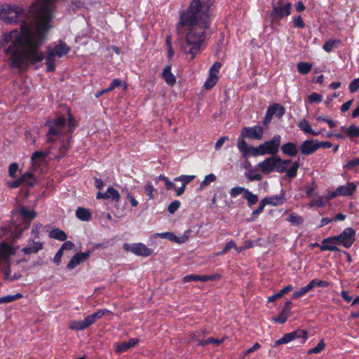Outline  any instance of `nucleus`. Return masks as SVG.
<instances>
[{"label": "nucleus", "instance_id": "17", "mask_svg": "<svg viewBox=\"0 0 359 359\" xmlns=\"http://www.w3.org/2000/svg\"><path fill=\"white\" fill-rule=\"evenodd\" d=\"M357 186L354 182H347L345 185H341L337 187V191L340 196H350L353 194L356 190Z\"/></svg>", "mask_w": 359, "mask_h": 359}, {"label": "nucleus", "instance_id": "4", "mask_svg": "<svg viewBox=\"0 0 359 359\" xmlns=\"http://www.w3.org/2000/svg\"><path fill=\"white\" fill-rule=\"evenodd\" d=\"M356 231L352 227H347L343 230L339 235L330 236L324 238L322 241L320 250L338 252L339 249L334 245H329L328 243L337 244L342 245L346 248H349L352 246L355 241Z\"/></svg>", "mask_w": 359, "mask_h": 359}, {"label": "nucleus", "instance_id": "20", "mask_svg": "<svg viewBox=\"0 0 359 359\" xmlns=\"http://www.w3.org/2000/svg\"><path fill=\"white\" fill-rule=\"evenodd\" d=\"M281 151L284 154L289 156H295L298 153L297 145L293 142H287L280 147Z\"/></svg>", "mask_w": 359, "mask_h": 359}, {"label": "nucleus", "instance_id": "53", "mask_svg": "<svg viewBox=\"0 0 359 359\" xmlns=\"http://www.w3.org/2000/svg\"><path fill=\"white\" fill-rule=\"evenodd\" d=\"M326 203H327L326 201L323 198L320 197L317 199H313L310 202L309 206L310 207L316 206L317 208H323L326 205Z\"/></svg>", "mask_w": 359, "mask_h": 359}, {"label": "nucleus", "instance_id": "27", "mask_svg": "<svg viewBox=\"0 0 359 359\" xmlns=\"http://www.w3.org/2000/svg\"><path fill=\"white\" fill-rule=\"evenodd\" d=\"M49 236L60 241H65L67 238L66 233L58 228L53 229L49 233Z\"/></svg>", "mask_w": 359, "mask_h": 359}, {"label": "nucleus", "instance_id": "58", "mask_svg": "<svg viewBox=\"0 0 359 359\" xmlns=\"http://www.w3.org/2000/svg\"><path fill=\"white\" fill-rule=\"evenodd\" d=\"M180 201L175 200L170 203L168 207V211L170 214H174L180 206Z\"/></svg>", "mask_w": 359, "mask_h": 359}, {"label": "nucleus", "instance_id": "30", "mask_svg": "<svg viewBox=\"0 0 359 359\" xmlns=\"http://www.w3.org/2000/svg\"><path fill=\"white\" fill-rule=\"evenodd\" d=\"M292 336V339H302V343H304L308 339V332L305 330L297 329L291 332H289Z\"/></svg>", "mask_w": 359, "mask_h": 359}, {"label": "nucleus", "instance_id": "45", "mask_svg": "<svg viewBox=\"0 0 359 359\" xmlns=\"http://www.w3.org/2000/svg\"><path fill=\"white\" fill-rule=\"evenodd\" d=\"M195 176L194 175H182L179 177H176L174 180L177 182L180 181L182 182V184L184 185V187H186L189 183H190L194 179Z\"/></svg>", "mask_w": 359, "mask_h": 359}, {"label": "nucleus", "instance_id": "42", "mask_svg": "<svg viewBox=\"0 0 359 359\" xmlns=\"http://www.w3.org/2000/svg\"><path fill=\"white\" fill-rule=\"evenodd\" d=\"M20 177H24L23 184L29 187H33L35 184L36 179L32 172H26Z\"/></svg>", "mask_w": 359, "mask_h": 359}, {"label": "nucleus", "instance_id": "49", "mask_svg": "<svg viewBox=\"0 0 359 359\" xmlns=\"http://www.w3.org/2000/svg\"><path fill=\"white\" fill-rule=\"evenodd\" d=\"M191 281H201L203 282V275L190 274L187 275L183 278L184 283H189Z\"/></svg>", "mask_w": 359, "mask_h": 359}, {"label": "nucleus", "instance_id": "41", "mask_svg": "<svg viewBox=\"0 0 359 359\" xmlns=\"http://www.w3.org/2000/svg\"><path fill=\"white\" fill-rule=\"evenodd\" d=\"M217 177L215 174L210 173L205 177V179L201 182L198 189L203 190L205 187L209 185L210 183L215 182Z\"/></svg>", "mask_w": 359, "mask_h": 359}, {"label": "nucleus", "instance_id": "62", "mask_svg": "<svg viewBox=\"0 0 359 359\" xmlns=\"http://www.w3.org/2000/svg\"><path fill=\"white\" fill-rule=\"evenodd\" d=\"M358 165H359V158H356L349 161L346 164L344 165V168L347 170H353Z\"/></svg>", "mask_w": 359, "mask_h": 359}, {"label": "nucleus", "instance_id": "52", "mask_svg": "<svg viewBox=\"0 0 359 359\" xmlns=\"http://www.w3.org/2000/svg\"><path fill=\"white\" fill-rule=\"evenodd\" d=\"M236 248V244L233 241H230L228 242L223 250L217 253V256H222L225 255L228 251H229L231 249H234Z\"/></svg>", "mask_w": 359, "mask_h": 359}, {"label": "nucleus", "instance_id": "11", "mask_svg": "<svg viewBox=\"0 0 359 359\" xmlns=\"http://www.w3.org/2000/svg\"><path fill=\"white\" fill-rule=\"evenodd\" d=\"M277 161H280V157L279 156H272L259 162L258 163V168L262 173L268 175L274 171Z\"/></svg>", "mask_w": 359, "mask_h": 359}, {"label": "nucleus", "instance_id": "44", "mask_svg": "<svg viewBox=\"0 0 359 359\" xmlns=\"http://www.w3.org/2000/svg\"><path fill=\"white\" fill-rule=\"evenodd\" d=\"M107 191L109 198H112L117 203L119 202L121 196L116 189H115L113 187H110L107 189Z\"/></svg>", "mask_w": 359, "mask_h": 359}, {"label": "nucleus", "instance_id": "43", "mask_svg": "<svg viewBox=\"0 0 359 359\" xmlns=\"http://www.w3.org/2000/svg\"><path fill=\"white\" fill-rule=\"evenodd\" d=\"M325 348V342L323 339H322L319 343L314 348H311L308 351V354H318L322 352Z\"/></svg>", "mask_w": 359, "mask_h": 359}, {"label": "nucleus", "instance_id": "3", "mask_svg": "<svg viewBox=\"0 0 359 359\" xmlns=\"http://www.w3.org/2000/svg\"><path fill=\"white\" fill-rule=\"evenodd\" d=\"M67 113L68 114V122L67 126L69 131L72 133L76 128V121L74 116L71 114V109L69 107H67ZM67 124L66 118L64 116H58L55 118L48 120L45 126L48 127L49 129L46 135V142L53 143L62 135V129Z\"/></svg>", "mask_w": 359, "mask_h": 359}, {"label": "nucleus", "instance_id": "6", "mask_svg": "<svg viewBox=\"0 0 359 359\" xmlns=\"http://www.w3.org/2000/svg\"><path fill=\"white\" fill-rule=\"evenodd\" d=\"M281 142V137L280 135H274L273 137L263 144H260L256 148H252L253 156H264L271 154L276 156L278 153Z\"/></svg>", "mask_w": 359, "mask_h": 359}, {"label": "nucleus", "instance_id": "21", "mask_svg": "<svg viewBox=\"0 0 359 359\" xmlns=\"http://www.w3.org/2000/svg\"><path fill=\"white\" fill-rule=\"evenodd\" d=\"M70 47L65 42L60 40L59 43L55 46L54 50H53L56 55H57L59 57H62V56L67 55L70 51Z\"/></svg>", "mask_w": 359, "mask_h": 359}, {"label": "nucleus", "instance_id": "46", "mask_svg": "<svg viewBox=\"0 0 359 359\" xmlns=\"http://www.w3.org/2000/svg\"><path fill=\"white\" fill-rule=\"evenodd\" d=\"M346 135L351 137H359V128L355 125H351L346 129Z\"/></svg>", "mask_w": 359, "mask_h": 359}, {"label": "nucleus", "instance_id": "2", "mask_svg": "<svg viewBox=\"0 0 359 359\" xmlns=\"http://www.w3.org/2000/svg\"><path fill=\"white\" fill-rule=\"evenodd\" d=\"M215 0H191L187 8L180 13L176 24L178 34L186 33V43L182 47L191 59L201 52V46L206 37V31L210 28L213 20Z\"/></svg>", "mask_w": 359, "mask_h": 359}, {"label": "nucleus", "instance_id": "7", "mask_svg": "<svg viewBox=\"0 0 359 359\" xmlns=\"http://www.w3.org/2000/svg\"><path fill=\"white\" fill-rule=\"evenodd\" d=\"M208 333L209 332L205 330H198L192 332L189 334V341H197L198 346L204 347L210 344L219 346L224 340V338L217 339L213 337H209L207 339H203Z\"/></svg>", "mask_w": 359, "mask_h": 359}, {"label": "nucleus", "instance_id": "16", "mask_svg": "<svg viewBox=\"0 0 359 359\" xmlns=\"http://www.w3.org/2000/svg\"><path fill=\"white\" fill-rule=\"evenodd\" d=\"M263 199L266 202V205L272 206L283 205L286 201L285 193L281 191L280 194L265 197Z\"/></svg>", "mask_w": 359, "mask_h": 359}, {"label": "nucleus", "instance_id": "57", "mask_svg": "<svg viewBox=\"0 0 359 359\" xmlns=\"http://www.w3.org/2000/svg\"><path fill=\"white\" fill-rule=\"evenodd\" d=\"M124 85V88H126V84L125 83H123V81L119 79H114L112 80V81L110 83L109 88V90L111 91L116 88H118Z\"/></svg>", "mask_w": 359, "mask_h": 359}, {"label": "nucleus", "instance_id": "25", "mask_svg": "<svg viewBox=\"0 0 359 359\" xmlns=\"http://www.w3.org/2000/svg\"><path fill=\"white\" fill-rule=\"evenodd\" d=\"M55 53L53 50H49L46 57V64L47 65V72H52L55 70Z\"/></svg>", "mask_w": 359, "mask_h": 359}, {"label": "nucleus", "instance_id": "24", "mask_svg": "<svg viewBox=\"0 0 359 359\" xmlns=\"http://www.w3.org/2000/svg\"><path fill=\"white\" fill-rule=\"evenodd\" d=\"M76 216L81 221H89L92 218L91 212L86 208L79 207L76 211Z\"/></svg>", "mask_w": 359, "mask_h": 359}, {"label": "nucleus", "instance_id": "63", "mask_svg": "<svg viewBox=\"0 0 359 359\" xmlns=\"http://www.w3.org/2000/svg\"><path fill=\"white\" fill-rule=\"evenodd\" d=\"M190 230L185 231L182 236H177L176 243H186L189 238Z\"/></svg>", "mask_w": 359, "mask_h": 359}, {"label": "nucleus", "instance_id": "54", "mask_svg": "<svg viewBox=\"0 0 359 359\" xmlns=\"http://www.w3.org/2000/svg\"><path fill=\"white\" fill-rule=\"evenodd\" d=\"M247 189L242 187H235L231 189L230 195L231 197L236 198L241 194H245V191Z\"/></svg>", "mask_w": 359, "mask_h": 359}, {"label": "nucleus", "instance_id": "8", "mask_svg": "<svg viewBox=\"0 0 359 359\" xmlns=\"http://www.w3.org/2000/svg\"><path fill=\"white\" fill-rule=\"evenodd\" d=\"M123 248L126 251H130L135 255L141 257H148L152 253V250L142 243H133L132 245L124 243Z\"/></svg>", "mask_w": 359, "mask_h": 359}, {"label": "nucleus", "instance_id": "29", "mask_svg": "<svg viewBox=\"0 0 359 359\" xmlns=\"http://www.w3.org/2000/svg\"><path fill=\"white\" fill-rule=\"evenodd\" d=\"M107 313H109L107 309H98L96 312L88 316L86 318L91 325L95 323L96 320L101 318Z\"/></svg>", "mask_w": 359, "mask_h": 359}, {"label": "nucleus", "instance_id": "37", "mask_svg": "<svg viewBox=\"0 0 359 359\" xmlns=\"http://www.w3.org/2000/svg\"><path fill=\"white\" fill-rule=\"evenodd\" d=\"M23 297L21 293H16L13 295H6L2 297H0V304H8L13 302H15L18 299H21Z\"/></svg>", "mask_w": 359, "mask_h": 359}, {"label": "nucleus", "instance_id": "61", "mask_svg": "<svg viewBox=\"0 0 359 359\" xmlns=\"http://www.w3.org/2000/svg\"><path fill=\"white\" fill-rule=\"evenodd\" d=\"M18 164L17 163H12L8 167V174L11 177L15 178L16 177V172L18 170Z\"/></svg>", "mask_w": 359, "mask_h": 359}, {"label": "nucleus", "instance_id": "51", "mask_svg": "<svg viewBox=\"0 0 359 359\" xmlns=\"http://www.w3.org/2000/svg\"><path fill=\"white\" fill-rule=\"evenodd\" d=\"M266 205V202L264 201V199H262L259 202L258 208L252 212V218L250 220H254L255 217H256L257 215H260L263 212L264 207Z\"/></svg>", "mask_w": 359, "mask_h": 359}, {"label": "nucleus", "instance_id": "64", "mask_svg": "<svg viewBox=\"0 0 359 359\" xmlns=\"http://www.w3.org/2000/svg\"><path fill=\"white\" fill-rule=\"evenodd\" d=\"M69 149V146L67 143L62 142V145L59 148V154L57 156V158H61L66 154L67 150Z\"/></svg>", "mask_w": 359, "mask_h": 359}, {"label": "nucleus", "instance_id": "12", "mask_svg": "<svg viewBox=\"0 0 359 359\" xmlns=\"http://www.w3.org/2000/svg\"><path fill=\"white\" fill-rule=\"evenodd\" d=\"M317 140L309 139L304 141L300 146L302 155L309 156L318 150Z\"/></svg>", "mask_w": 359, "mask_h": 359}, {"label": "nucleus", "instance_id": "59", "mask_svg": "<svg viewBox=\"0 0 359 359\" xmlns=\"http://www.w3.org/2000/svg\"><path fill=\"white\" fill-rule=\"evenodd\" d=\"M157 235L162 238L169 240L174 243H175L177 239V236L171 232H164L161 233H158Z\"/></svg>", "mask_w": 359, "mask_h": 359}, {"label": "nucleus", "instance_id": "14", "mask_svg": "<svg viewBox=\"0 0 359 359\" xmlns=\"http://www.w3.org/2000/svg\"><path fill=\"white\" fill-rule=\"evenodd\" d=\"M245 137H243L241 135L238 137L237 140V147L239 151L242 153L244 158H248L250 155L253 156V151H252V148H255L253 146H249L245 141Z\"/></svg>", "mask_w": 359, "mask_h": 359}, {"label": "nucleus", "instance_id": "50", "mask_svg": "<svg viewBox=\"0 0 359 359\" xmlns=\"http://www.w3.org/2000/svg\"><path fill=\"white\" fill-rule=\"evenodd\" d=\"M144 191L146 194L149 196V199H154V192H157V189H156L151 182H148L144 187Z\"/></svg>", "mask_w": 359, "mask_h": 359}, {"label": "nucleus", "instance_id": "38", "mask_svg": "<svg viewBox=\"0 0 359 359\" xmlns=\"http://www.w3.org/2000/svg\"><path fill=\"white\" fill-rule=\"evenodd\" d=\"M297 67L299 73L305 75L310 72L312 69V65L308 62H299Z\"/></svg>", "mask_w": 359, "mask_h": 359}, {"label": "nucleus", "instance_id": "31", "mask_svg": "<svg viewBox=\"0 0 359 359\" xmlns=\"http://www.w3.org/2000/svg\"><path fill=\"white\" fill-rule=\"evenodd\" d=\"M13 253V250L11 245L6 243H2L0 246V257L6 259L9 257Z\"/></svg>", "mask_w": 359, "mask_h": 359}, {"label": "nucleus", "instance_id": "15", "mask_svg": "<svg viewBox=\"0 0 359 359\" xmlns=\"http://www.w3.org/2000/svg\"><path fill=\"white\" fill-rule=\"evenodd\" d=\"M43 248V243L41 242H36L34 240L29 239L28 241V246L25 247L22 249L25 255H29L32 254H36Z\"/></svg>", "mask_w": 359, "mask_h": 359}, {"label": "nucleus", "instance_id": "23", "mask_svg": "<svg viewBox=\"0 0 359 359\" xmlns=\"http://www.w3.org/2000/svg\"><path fill=\"white\" fill-rule=\"evenodd\" d=\"M293 286L292 285H287L282 288L278 292L273 294L268 297L267 302H273L276 299L281 298L284 294H287L290 291L292 290Z\"/></svg>", "mask_w": 359, "mask_h": 359}, {"label": "nucleus", "instance_id": "28", "mask_svg": "<svg viewBox=\"0 0 359 359\" xmlns=\"http://www.w3.org/2000/svg\"><path fill=\"white\" fill-rule=\"evenodd\" d=\"M107 313H109L107 309H98L96 312L88 316L86 318L91 325L95 323L96 320L101 318Z\"/></svg>", "mask_w": 359, "mask_h": 359}, {"label": "nucleus", "instance_id": "48", "mask_svg": "<svg viewBox=\"0 0 359 359\" xmlns=\"http://www.w3.org/2000/svg\"><path fill=\"white\" fill-rule=\"evenodd\" d=\"M310 290L309 287H308V285H306V286L304 287H302V288H300L299 290H296L292 295V299H297L301 297H302L303 295L306 294V293H308Z\"/></svg>", "mask_w": 359, "mask_h": 359}, {"label": "nucleus", "instance_id": "40", "mask_svg": "<svg viewBox=\"0 0 359 359\" xmlns=\"http://www.w3.org/2000/svg\"><path fill=\"white\" fill-rule=\"evenodd\" d=\"M81 263H83L82 259H81L78 254L76 253L68 262L67 265V269L68 270H72L75 269Z\"/></svg>", "mask_w": 359, "mask_h": 359}, {"label": "nucleus", "instance_id": "56", "mask_svg": "<svg viewBox=\"0 0 359 359\" xmlns=\"http://www.w3.org/2000/svg\"><path fill=\"white\" fill-rule=\"evenodd\" d=\"M348 90L351 93H355L359 90V77L353 79L348 85Z\"/></svg>", "mask_w": 359, "mask_h": 359}, {"label": "nucleus", "instance_id": "1", "mask_svg": "<svg viewBox=\"0 0 359 359\" xmlns=\"http://www.w3.org/2000/svg\"><path fill=\"white\" fill-rule=\"evenodd\" d=\"M54 1L36 0L29 8L11 4L1 6L0 19L7 24L20 25V29L6 32L2 37L4 52L11 68L21 69L28 62L36 65L45 58L39 48L50 29Z\"/></svg>", "mask_w": 359, "mask_h": 359}, {"label": "nucleus", "instance_id": "35", "mask_svg": "<svg viewBox=\"0 0 359 359\" xmlns=\"http://www.w3.org/2000/svg\"><path fill=\"white\" fill-rule=\"evenodd\" d=\"M243 198L248 201V205L250 206L256 204L258 202V196L254 194L251 191H250L248 189L245 191V194H243Z\"/></svg>", "mask_w": 359, "mask_h": 359}, {"label": "nucleus", "instance_id": "33", "mask_svg": "<svg viewBox=\"0 0 359 359\" xmlns=\"http://www.w3.org/2000/svg\"><path fill=\"white\" fill-rule=\"evenodd\" d=\"M218 76L216 74H209L208 79H206L203 86L207 90L212 89L217 83Z\"/></svg>", "mask_w": 359, "mask_h": 359}, {"label": "nucleus", "instance_id": "13", "mask_svg": "<svg viewBox=\"0 0 359 359\" xmlns=\"http://www.w3.org/2000/svg\"><path fill=\"white\" fill-rule=\"evenodd\" d=\"M20 212L23 219L29 220V223H30V222L36 216V212L34 210H27L25 208H22L20 210ZM29 224H25V227L21 228L16 236H20L22 233L23 231L29 227Z\"/></svg>", "mask_w": 359, "mask_h": 359}, {"label": "nucleus", "instance_id": "22", "mask_svg": "<svg viewBox=\"0 0 359 359\" xmlns=\"http://www.w3.org/2000/svg\"><path fill=\"white\" fill-rule=\"evenodd\" d=\"M297 126L305 133L311 134L314 136H318L320 134V133L316 132L312 129L309 122L305 118L301 120Z\"/></svg>", "mask_w": 359, "mask_h": 359}, {"label": "nucleus", "instance_id": "39", "mask_svg": "<svg viewBox=\"0 0 359 359\" xmlns=\"http://www.w3.org/2000/svg\"><path fill=\"white\" fill-rule=\"evenodd\" d=\"M299 168V161L297 160L294 162H293L292 167L287 170L286 172V176L289 178H294L297 175V170Z\"/></svg>", "mask_w": 359, "mask_h": 359}, {"label": "nucleus", "instance_id": "36", "mask_svg": "<svg viewBox=\"0 0 359 359\" xmlns=\"http://www.w3.org/2000/svg\"><path fill=\"white\" fill-rule=\"evenodd\" d=\"M341 42L340 39H330L323 44V50L327 53H330L334 48H337L336 44H339Z\"/></svg>", "mask_w": 359, "mask_h": 359}, {"label": "nucleus", "instance_id": "10", "mask_svg": "<svg viewBox=\"0 0 359 359\" xmlns=\"http://www.w3.org/2000/svg\"><path fill=\"white\" fill-rule=\"evenodd\" d=\"M264 135V128L260 126L244 127L241 130V135L243 137L260 140Z\"/></svg>", "mask_w": 359, "mask_h": 359}, {"label": "nucleus", "instance_id": "55", "mask_svg": "<svg viewBox=\"0 0 359 359\" xmlns=\"http://www.w3.org/2000/svg\"><path fill=\"white\" fill-rule=\"evenodd\" d=\"M311 103H320L323 100V96L317 93H312L308 97Z\"/></svg>", "mask_w": 359, "mask_h": 359}, {"label": "nucleus", "instance_id": "5", "mask_svg": "<svg viewBox=\"0 0 359 359\" xmlns=\"http://www.w3.org/2000/svg\"><path fill=\"white\" fill-rule=\"evenodd\" d=\"M292 13V4L285 0L272 1L271 10L269 13L270 27L276 29L280 25V22L287 18Z\"/></svg>", "mask_w": 359, "mask_h": 359}, {"label": "nucleus", "instance_id": "9", "mask_svg": "<svg viewBox=\"0 0 359 359\" xmlns=\"http://www.w3.org/2000/svg\"><path fill=\"white\" fill-rule=\"evenodd\" d=\"M285 114V107L279 104L273 103L271 104L266 112L264 118L263 123L267 126L270 123L273 115H276L278 118H281Z\"/></svg>", "mask_w": 359, "mask_h": 359}, {"label": "nucleus", "instance_id": "34", "mask_svg": "<svg viewBox=\"0 0 359 359\" xmlns=\"http://www.w3.org/2000/svg\"><path fill=\"white\" fill-rule=\"evenodd\" d=\"M307 285L309 287L310 290H311L315 287H328L330 285V282L315 278L311 280Z\"/></svg>", "mask_w": 359, "mask_h": 359}, {"label": "nucleus", "instance_id": "26", "mask_svg": "<svg viewBox=\"0 0 359 359\" xmlns=\"http://www.w3.org/2000/svg\"><path fill=\"white\" fill-rule=\"evenodd\" d=\"M290 313L291 311L287 309H282L279 314L276 317L273 318V321L283 325L287 322Z\"/></svg>", "mask_w": 359, "mask_h": 359}, {"label": "nucleus", "instance_id": "18", "mask_svg": "<svg viewBox=\"0 0 359 359\" xmlns=\"http://www.w3.org/2000/svg\"><path fill=\"white\" fill-rule=\"evenodd\" d=\"M162 76L168 86H172L175 84L176 78L175 76L172 73L171 67L170 65L165 66V67L163 69Z\"/></svg>", "mask_w": 359, "mask_h": 359}, {"label": "nucleus", "instance_id": "47", "mask_svg": "<svg viewBox=\"0 0 359 359\" xmlns=\"http://www.w3.org/2000/svg\"><path fill=\"white\" fill-rule=\"evenodd\" d=\"M292 341V336H290V333H286L283 335V337L276 340L274 342L273 347L276 348V347L278 346L279 345L287 344Z\"/></svg>", "mask_w": 359, "mask_h": 359}, {"label": "nucleus", "instance_id": "60", "mask_svg": "<svg viewBox=\"0 0 359 359\" xmlns=\"http://www.w3.org/2000/svg\"><path fill=\"white\" fill-rule=\"evenodd\" d=\"M305 23L301 15H298L293 20V26L295 28L303 29L305 27Z\"/></svg>", "mask_w": 359, "mask_h": 359}, {"label": "nucleus", "instance_id": "19", "mask_svg": "<svg viewBox=\"0 0 359 359\" xmlns=\"http://www.w3.org/2000/svg\"><path fill=\"white\" fill-rule=\"evenodd\" d=\"M90 326L86 317L82 320H73L70 323L69 328L72 330L82 331Z\"/></svg>", "mask_w": 359, "mask_h": 359}, {"label": "nucleus", "instance_id": "32", "mask_svg": "<svg viewBox=\"0 0 359 359\" xmlns=\"http://www.w3.org/2000/svg\"><path fill=\"white\" fill-rule=\"evenodd\" d=\"M286 220L293 226H299L304 222L303 217L294 212L290 214Z\"/></svg>", "mask_w": 359, "mask_h": 359}]
</instances>
